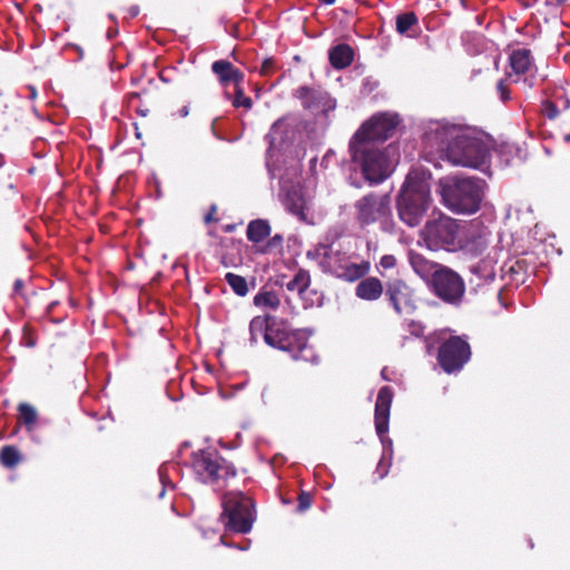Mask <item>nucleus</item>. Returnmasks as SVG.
Here are the masks:
<instances>
[{
    "instance_id": "nucleus-8",
    "label": "nucleus",
    "mask_w": 570,
    "mask_h": 570,
    "mask_svg": "<svg viewBox=\"0 0 570 570\" xmlns=\"http://www.w3.org/2000/svg\"><path fill=\"white\" fill-rule=\"evenodd\" d=\"M222 519L227 530L235 533H248L255 521L253 500L243 492H227L222 499Z\"/></svg>"
},
{
    "instance_id": "nucleus-19",
    "label": "nucleus",
    "mask_w": 570,
    "mask_h": 570,
    "mask_svg": "<svg viewBox=\"0 0 570 570\" xmlns=\"http://www.w3.org/2000/svg\"><path fill=\"white\" fill-rule=\"evenodd\" d=\"M282 203L288 213L296 216L301 222H307V202L299 187L291 186L286 188Z\"/></svg>"
},
{
    "instance_id": "nucleus-32",
    "label": "nucleus",
    "mask_w": 570,
    "mask_h": 570,
    "mask_svg": "<svg viewBox=\"0 0 570 570\" xmlns=\"http://www.w3.org/2000/svg\"><path fill=\"white\" fill-rule=\"evenodd\" d=\"M19 420L27 426H32L37 422V411L28 403H20L18 406Z\"/></svg>"
},
{
    "instance_id": "nucleus-13",
    "label": "nucleus",
    "mask_w": 570,
    "mask_h": 570,
    "mask_svg": "<svg viewBox=\"0 0 570 570\" xmlns=\"http://www.w3.org/2000/svg\"><path fill=\"white\" fill-rule=\"evenodd\" d=\"M471 357L470 344L460 336H451L438 351V363L445 373L460 371Z\"/></svg>"
},
{
    "instance_id": "nucleus-52",
    "label": "nucleus",
    "mask_w": 570,
    "mask_h": 570,
    "mask_svg": "<svg viewBox=\"0 0 570 570\" xmlns=\"http://www.w3.org/2000/svg\"><path fill=\"white\" fill-rule=\"evenodd\" d=\"M139 98H140V94H136L135 92V94L131 95V100L139 99Z\"/></svg>"
},
{
    "instance_id": "nucleus-51",
    "label": "nucleus",
    "mask_w": 570,
    "mask_h": 570,
    "mask_svg": "<svg viewBox=\"0 0 570 570\" xmlns=\"http://www.w3.org/2000/svg\"><path fill=\"white\" fill-rule=\"evenodd\" d=\"M224 230L227 232V233L233 232L234 230V226L233 225H227V226H225Z\"/></svg>"
},
{
    "instance_id": "nucleus-44",
    "label": "nucleus",
    "mask_w": 570,
    "mask_h": 570,
    "mask_svg": "<svg viewBox=\"0 0 570 570\" xmlns=\"http://www.w3.org/2000/svg\"><path fill=\"white\" fill-rule=\"evenodd\" d=\"M23 286H24V283L22 279H16V282L13 284V293L16 295H20Z\"/></svg>"
},
{
    "instance_id": "nucleus-43",
    "label": "nucleus",
    "mask_w": 570,
    "mask_h": 570,
    "mask_svg": "<svg viewBox=\"0 0 570 570\" xmlns=\"http://www.w3.org/2000/svg\"><path fill=\"white\" fill-rule=\"evenodd\" d=\"M216 213H217V206L215 204H213L210 206L208 213L205 215L204 222L206 224H210V223L217 222L218 218L216 217Z\"/></svg>"
},
{
    "instance_id": "nucleus-36",
    "label": "nucleus",
    "mask_w": 570,
    "mask_h": 570,
    "mask_svg": "<svg viewBox=\"0 0 570 570\" xmlns=\"http://www.w3.org/2000/svg\"><path fill=\"white\" fill-rule=\"evenodd\" d=\"M297 511L304 512L312 505V495L309 492L302 491L297 497Z\"/></svg>"
},
{
    "instance_id": "nucleus-54",
    "label": "nucleus",
    "mask_w": 570,
    "mask_h": 570,
    "mask_svg": "<svg viewBox=\"0 0 570 570\" xmlns=\"http://www.w3.org/2000/svg\"><path fill=\"white\" fill-rule=\"evenodd\" d=\"M566 139H567V140H570V135H568V136L566 137Z\"/></svg>"
},
{
    "instance_id": "nucleus-53",
    "label": "nucleus",
    "mask_w": 570,
    "mask_h": 570,
    "mask_svg": "<svg viewBox=\"0 0 570 570\" xmlns=\"http://www.w3.org/2000/svg\"><path fill=\"white\" fill-rule=\"evenodd\" d=\"M78 51H79V55L82 56V49H80L79 47H75Z\"/></svg>"
},
{
    "instance_id": "nucleus-49",
    "label": "nucleus",
    "mask_w": 570,
    "mask_h": 570,
    "mask_svg": "<svg viewBox=\"0 0 570 570\" xmlns=\"http://www.w3.org/2000/svg\"><path fill=\"white\" fill-rule=\"evenodd\" d=\"M36 96H37L36 88H35V87H30V97H31L32 99H35V98H36Z\"/></svg>"
},
{
    "instance_id": "nucleus-12",
    "label": "nucleus",
    "mask_w": 570,
    "mask_h": 570,
    "mask_svg": "<svg viewBox=\"0 0 570 570\" xmlns=\"http://www.w3.org/2000/svg\"><path fill=\"white\" fill-rule=\"evenodd\" d=\"M370 271V262H351L350 257L330 246L325 263L322 264V272L334 275L347 282H355L363 278Z\"/></svg>"
},
{
    "instance_id": "nucleus-46",
    "label": "nucleus",
    "mask_w": 570,
    "mask_h": 570,
    "mask_svg": "<svg viewBox=\"0 0 570 570\" xmlns=\"http://www.w3.org/2000/svg\"><path fill=\"white\" fill-rule=\"evenodd\" d=\"M568 0H548L549 3L554 4V6H562Z\"/></svg>"
},
{
    "instance_id": "nucleus-39",
    "label": "nucleus",
    "mask_w": 570,
    "mask_h": 570,
    "mask_svg": "<svg viewBox=\"0 0 570 570\" xmlns=\"http://www.w3.org/2000/svg\"><path fill=\"white\" fill-rule=\"evenodd\" d=\"M554 101L558 102L559 110H568L570 109V98L567 96L564 91L557 92L554 95Z\"/></svg>"
},
{
    "instance_id": "nucleus-45",
    "label": "nucleus",
    "mask_w": 570,
    "mask_h": 570,
    "mask_svg": "<svg viewBox=\"0 0 570 570\" xmlns=\"http://www.w3.org/2000/svg\"><path fill=\"white\" fill-rule=\"evenodd\" d=\"M136 112L139 114L142 117H146L148 115V112H149V109L148 108L137 107L136 108Z\"/></svg>"
},
{
    "instance_id": "nucleus-35",
    "label": "nucleus",
    "mask_w": 570,
    "mask_h": 570,
    "mask_svg": "<svg viewBox=\"0 0 570 570\" xmlns=\"http://www.w3.org/2000/svg\"><path fill=\"white\" fill-rule=\"evenodd\" d=\"M559 106L557 101L544 100L542 101L541 112L549 119H556L559 115Z\"/></svg>"
},
{
    "instance_id": "nucleus-17",
    "label": "nucleus",
    "mask_w": 570,
    "mask_h": 570,
    "mask_svg": "<svg viewBox=\"0 0 570 570\" xmlns=\"http://www.w3.org/2000/svg\"><path fill=\"white\" fill-rule=\"evenodd\" d=\"M393 390L389 385L380 389L375 402V430L380 438H383L389 431L390 411L393 401Z\"/></svg>"
},
{
    "instance_id": "nucleus-1",
    "label": "nucleus",
    "mask_w": 570,
    "mask_h": 570,
    "mask_svg": "<svg viewBox=\"0 0 570 570\" xmlns=\"http://www.w3.org/2000/svg\"><path fill=\"white\" fill-rule=\"evenodd\" d=\"M253 338L263 334L267 345L287 352L294 361L316 363L318 356L308 343L307 335L299 330H292L289 324L276 316H256L249 323Z\"/></svg>"
},
{
    "instance_id": "nucleus-7",
    "label": "nucleus",
    "mask_w": 570,
    "mask_h": 570,
    "mask_svg": "<svg viewBox=\"0 0 570 570\" xmlns=\"http://www.w3.org/2000/svg\"><path fill=\"white\" fill-rule=\"evenodd\" d=\"M462 227L456 219L440 214L429 219L421 230V238L431 250H458Z\"/></svg>"
},
{
    "instance_id": "nucleus-4",
    "label": "nucleus",
    "mask_w": 570,
    "mask_h": 570,
    "mask_svg": "<svg viewBox=\"0 0 570 570\" xmlns=\"http://www.w3.org/2000/svg\"><path fill=\"white\" fill-rule=\"evenodd\" d=\"M430 204L429 184L424 179L409 176L396 199L400 219L410 227L419 226Z\"/></svg>"
},
{
    "instance_id": "nucleus-2",
    "label": "nucleus",
    "mask_w": 570,
    "mask_h": 570,
    "mask_svg": "<svg viewBox=\"0 0 570 570\" xmlns=\"http://www.w3.org/2000/svg\"><path fill=\"white\" fill-rule=\"evenodd\" d=\"M190 464L197 479L215 491L225 490L229 485L230 480L237 475V469L234 463L215 449L193 452Z\"/></svg>"
},
{
    "instance_id": "nucleus-50",
    "label": "nucleus",
    "mask_w": 570,
    "mask_h": 570,
    "mask_svg": "<svg viewBox=\"0 0 570 570\" xmlns=\"http://www.w3.org/2000/svg\"><path fill=\"white\" fill-rule=\"evenodd\" d=\"M320 1L324 4L331 6V4L335 3L336 0H320Z\"/></svg>"
},
{
    "instance_id": "nucleus-18",
    "label": "nucleus",
    "mask_w": 570,
    "mask_h": 570,
    "mask_svg": "<svg viewBox=\"0 0 570 570\" xmlns=\"http://www.w3.org/2000/svg\"><path fill=\"white\" fill-rule=\"evenodd\" d=\"M487 234L474 228L473 225H463L458 250H464L472 256H479L488 248Z\"/></svg>"
},
{
    "instance_id": "nucleus-40",
    "label": "nucleus",
    "mask_w": 570,
    "mask_h": 570,
    "mask_svg": "<svg viewBox=\"0 0 570 570\" xmlns=\"http://www.w3.org/2000/svg\"><path fill=\"white\" fill-rule=\"evenodd\" d=\"M275 60L274 58H266L264 59L262 66H261V75L268 76L272 75L275 70Z\"/></svg>"
},
{
    "instance_id": "nucleus-5",
    "label": "nucleus",
    "mask_w": 570,
    "mask_h": 570,
    "mask_svg": "<svg viewBox=\"0 0 570 570\" xmlns=\"http://www.w3.org/2000/svg\"><path fill=\"white\" fill-rule=\"evenodd\" d=\"M348 148L352 160L361 167L367 181L380 184L387 178L390 160L379 145L351 138Z\"/></svg>"
},
{
    "instance_id": "nucleus-27",
    "label": "nucleus",
    "mask_w": 570,
    "mask_h": 570,
    "mask_svg": "<svg viewBox=\"0 0 570 570\" xmlns=\"http://www.w3.org/2000/svg\"><path fill=\"white\" fill-rule=\"evenodd\" d=\"M288 292L297 293L302 296L311 285L309 272L299 268L294 277L285 284H282Z\"/></svg>"
},
{
    "instance_id": "nucleus-26",
    "label": "nucleus",
    "mask_w": 570,
    "mask_h": 570,
    "mask_svg": "<svg viewBox=\"0 0 570 570\" xmlns=\"http://www.w3.org/2000/svg\"><path fill=\"white\" fill-rule=\"evenodd\" d=\"M271 234V225L266 219L257 218L247 225V239L254 244L263 242Z\"/></svg>"
},
{
    "instance_id": "nucleus-29",
    "label": "nucleus",
    "mask_w": 570,
    "mask_h": 570,
    "mask_svg": "<svg viewBox=\"0 0 570 570\" xmlns=\"http://www.w3.org/2000/svg\"><path fill=\"white\" fill-rule=\"evenodd\" d=\"M22 461V455L17 446L4 445L0 450V463L7 469L16 468Z\"/></svg>"
},
{
    "instance_id": "nucleus-37",
    "label": "nucleus",
    "mask_w": 570,
    "mask_h": 570,
    "mask_svg": "<svg viewBox=\"0 0 570 570\" xmlns=\"http://www.w3.org/2000/svg\"><path fill=\"white\" fill-rule=\"evenodd\" d=\"M283 236L279 234L274 235L268 239V242L265 245L264 252L269 253L272 250H281L283 248Z\"/></svg>"
},
{
    "instance_id": "nucleus-41",
    "label": "nucleus",
    "mask_w": 570,
    "mask_h": 570,
    "mask_svg": "<svg viewBox=\"0 0 570 570\" xmlns=\"http://www.w3.org/2000/svg\"><path fill=\"white\" fill-rule=\"evenodd\" d=\"M409 331L412 335L420 337L423 335L424 327L421 323L411 321L409 324Z\"/></svg>"
},
{
    "instance_id": "nucleus-3",
    "label": "nucleus",
    "mask_w": 570,
    "mask_h": 570,
    "mask_svg": "<svg viewBox=\"0 0 570 570\" xmlns=\"http://www.w3.org/2000/svg\"><path fill=\"white\" fill-rule=\"evenodd\" d=\"M482 179L446 177L439 181V193L444 205L455 213L472 214L480 208Z\"/></svg>"
},
{
    "instance_id": "nucleus-30",
    "label": "nucleus",
    "mask_w": 570,
    "mask_h": 570,
    "mask_svg": "<svg viewBox=\"0 0 570 570\" xmlns=\"http://www.w3.org/2000/svg\"><path fill=\"white\" fill-rule=\"evenodd\" d=\"M419 23V19L413 11H407L396 16L395 24L396 31L400 35L406 33L413 26Z\"/></svg>"
},
{
    "instance_id": "nucleus-33",
    "label": "nucleus",
    "mask_w": 570,
    "mask_h": 570,
    "mask_svg": "<svg viewBox=\"0 0 570 570\" xmlns=\"http://www.w3.org/2000/svg\"><path fill=\"white\" fill-rule=\"evenodd\" d=\"M330 246L327 244H317L314 248L306 252L307 259L316 262L317 266L322 269V264L325 263Z\"/></svg>"
},
{
    "instance_id": "nucleus-21",
    "label": "nucleus",
    "mask_w": 570,
    "mask_h": 570,
    "mask_svg": "<svg viewBox=\"0 0 570 570\" xmlns=\"http://www.w3.org/2000/svg\"><path fill=\"white\" fill-rule=\"evenodd\" d=\"M384 292L382 282L374 276L363 278L355 287V295L364 301H376Z\"/></svg>"
},
{
    "instance_id": "nucleus-20",
    "label": "nucleus",
    "mask_w": 570,
    "mask_h": 570,
    "mask_svg": "<svg viewBox=\"0 0 570 570\" xmlns=\"http://www.w3.org/2000/svg\"><path fill=\"white\" fill-rule=\"evenodd\" d=\"M212 71L223 87L229 83L242 85L245 75L228 60H216L212 63Z\"/></svg>"
},
{
    "instance_id": "nucleus-11",
    "label": "nucleus",
    "mask_w": 570,
    "mask_h": 570,
    "mask_svg": "<svg viewBox=\"0 0 570 570\" xmlns=\"http://www.w3.org/2000/svg\"><path fill=\"white\" fill-rule=\"evenodd\" d=\"M399 124L400 118L396 114L377 112L363 122L352 138L380 146L394 135Z\"/></svg>"
},
{
    "instance_id": "nucleus-23",
    "label": "nucleus",
    "mask_w": 570,
    "mask_h": 570,
    "mask_svg": "<svg viewBox=\"0 0 570 570\" xmlns=\"http://www.w3.org/2000/svg\"><path fill=\"white\" fill-rule=\"evenodd\" d=\"M328 60L331 66L341 70L348 67L354 60V50L347 43H340L332 47L328 51Z\"/></svg>"
},
{
    "instance_id": "nucleus-10",
    "label": "nucleus",
    "mask_w": 570,
    "mask_h": 570,
    "mask_svg": "<svg viewBox=\"0 0 570 570\" xmlns=\"http://www.w3.org/2000/svg\"><path fill=\"white\" fill-rule=\"evenodd\" d=\"M430 288L442 302L453 306L461 305L465 295L464 279L446 266L436 268Z\"/></svg>"
},
{
    "instance_id": "nucleus-31",
    "label": "nucleus",
    "mask_w": 570,
    "mask_h": 570,
    "mask_svg": "<svg viewBox=\"0 0 570 570\" xmlns=\"http://www.w3.org/2000/svg\"><path fill=\"white\" fill-rule=\"evenodd\" d=\"M225 281L236 295L245 296L248 293V285L245 277L229 272L226 273Z\"/></svg>"
},
{
    "instance_id": "nucleus-48",
    "label": "nucleus",
    "mask_w": 570,
    "mask_h": 570,
    "mask_svg": "<svg viewBox=\"0 0 570 570\" xmlns=\"http://www.w3.org/2000/svg\"><path fill=\"white\" fill-rule=\"evenodd\" d=\"M134 125H135V135H136V137L139 139V138L141 137V132H140V130H139V128H138L137 124H134Z\"/></svg>"
},
{
    "instance_id": "nucleus-15",
    "label": "nucleus",
    "mask_w": 570,
    "mask_h": 570,
    "mask_svg": "<svg viewBox=\"0 0 570 570\" xmlns=\"http://www.w3.org/2000/svg\"><path fill=\"white\" fill-rule=\"evenodd\" d=\"M385 295L399 315H410L416 309L414 291L402 279L389 281Z\"/></svg>"
},
{
    "instance_id": "nucleus-14",
    "label": "nucleus",
    "mask_w": 570,
    "mask_h": 570,
    "mask_svg": "<svg viewBox=\"0 0 570 570\" xmlns=\"http://www.w3.org/2000/svg\"><path fill=\"white\" fill-rule=\"evenodd\" d=\"M461 129L452 124L434 122L424 134L423 141L426 147L442 156L449 155L452 142L460 136Z\"/></svg>"
},
{
    "instance_id": "nucleus-42",
    "label": "nucleus",
    "mask_w": 570,
    "mask_h": 570,
    "mask_svg": "<svg viewBox=\"0 0 570 570\" xmlns=\"http://www.w3.org/2000/svg\"><path fill=\"white\" fill-rule=\"evenodd\" d=\"M380 264L385 269L393 268L396 265V258L393 255H384Z\"/></svg>"
},
{
    "instance_id": "nucleus-24",
    "label": "nucleus",
    "mask_w": 570,
    "mask_h": 570,
    "mask_svg": "<svg viewBox=\"0 0 570 570\" xmlns=\"http://www.w3.org/2000/svg\"><path fill=\"white\" fill-rule=\"evenodd\" d=\"M409 261L414 269V272L421 277V278H433L434 273L436 272V268L443 267L442 265H439L426 257H424L420 253H415L413 250L409 254Z\"/></svg>"
},
{
    "instance_id": "nucleus-9",
    "label": "nucleus",
    "mask_w": 570,
    "mask_h": 570,
    "mask_svg": "<svg viewBox=\"0 0 570 570\" xmlns=\"http://www.w3.org/2000/svg\"><path fill=\"white\" fill-rule=\"evenodd\" d=\"M489 158L488 146L479 138L461 135L452 142L446 159L455 166L480 168Z\"/></svg>"
},
{
    "instance_id": "nucleus-47",
    "label": "nucleus",
    "mask_w": 570,
    "mask_h": 570,
    "mask_svg": "<svg viewBox=\"0 0 570 570\" xmlns=\"http://www.w3.org/2000/svg\"><path fill=\"white\" fill-rule=\"evenodd\" d=\"M179 114L181 117H186L188 114H189V110H188V107H183L180 110H179Z\"/></svg>"
},
{
    "instance_id": "nucleus-25",
    "label": "nucleus",
    "mask_w": 570,
    "mask_h": 570,
    "mask_svg": "<svg viewBox=\"0 0 570 570\" xmlns=\"http://www.w3.org/2000/svg\"><path fill=\"white\" fill-rule=\"evenodd\" d=\"M509 62L515 75H524L532 66L531 50L525 48L513 50L509 57Z\"/></svg>"
},
{
    "instance_id": "nucleus-6",
    "label": "nucleus",
    "mask_w": 570,
    "mask_h": 570,
    "mask_svg": "<svg viewBox=\"0 0 570 570\" xmlns=\"http://www.w3.org/2000/svg\"><path fill=\"white\" fill-rule=\"evenodd\" d=\"M389 193L371 191L354 203V219L360 228L379 224L385 232L391 229L392 208Z\"/></svg>"
},
{
    "instance_id": "nucleus-22",
    "label": "nucleus",
    "mask_w": 570,
    "mask_h": 570,
    "mask_svg": "<svg viewBox=\"0 0 570 570\" xmlns=\"http://www.w3.org/2000/svg\"><path fill=\"white\" fill-rule=\"evenodd\" d=\"M285 131L286 124L283 121V119H278L272 125L269 132L265 136V139L268 142V148L266 150V156L268 159L273 158L276 151H281L284 148Z\"/></svg>"
},
{
    "instance_id": "nucleus-34",
    "label": "nucleus",
    "mask_w": 570,
    "mask_h": 570,
    "mask_svg": "<svg viewBox=\"0 0 570 570\" xmlns=\"http://www.w3.org/2000/svg\"><path fill=\"white\" fill-rule=\"evenodd\" d=\"M235 96L233 99V106L235 108L244 107L246 109H250L253 106V100L250 97L246 96L240 85H235Z\"/></svg>"
},
{
    "instance_id": "nucleus-38",
    "label": "nucleus",
    "mask_w": 570,
    "mask_h": 570,
    "mask_svg": "<svg viewBox=\"0 0 570 570\" xmlns=\"http://www.w3.org/2000/svg\"><path fill=\"white\" fill-rule=\"evenodd\" d=\"M497 91L503 102H507L511 99L510 89L508 88V86L503 79L498 81Z\"/></svg>"
},
{
    "instance_id": "nucleus-16",
    "label": "nucleus",
    "mask_w": 570,
    "mask_h": 570,
    "mask_svg": "<svg viewBox=\"0 0 570 570\" xmlns=\"http://www.w3.org/2000/svg\"><path fill=\"white\" fill-rule=\"evenodd\" d=\"M294 96L301 100L305 109L326 112L335 107L330 95L321 89L308 86H301L295 90Z\"/></svg>"
},
{
    "instance_id": "nucleus-28",
    "label": "nucleus",
    "mask_w": 570,
    "mask_h": 570,
    "mask_svg": "<svg viewBox=\"0 0 570 570\" xmlns=\"http://www.w3.org/2000/svg\"><path fill=\"white\" fill-rule=\"evenodd\" d=\"M254 305L259 308L277 309L281 305L278 295L273 291H261L254 296Z\"/></svg>"
}]
</instances>
